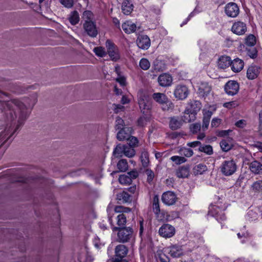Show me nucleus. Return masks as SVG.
<instances>
[{"label":"nucleus","instance_id":"1","mask_svg":"<svg viewBox=\"0 0 262 262\" xmlns=\"http://www.w3.org/2000/svg\"><path fill=\"white\" fill-rule=\"evenodd\" d=\"M36 102L35 98L32 102L28 98L24 99V101L14 99L9 101L1 102L0 106L3 107L4 115L8 121L11 122L18 118V122L21 124L29 116L30 113L29 108H32Z\"/></svg>","mask_w":262,"mask_h":262},{"label":"nucleus","instance_id":"2","mask_svg":"<svg viewBox=\"0 0 262 262\" xmlns=\"http://www.w3.org/2000/svg\"><path fill=\"white\" fill-rule=\"evenodd\" d=\"M138 101L141 111L144 114H148L151 107L149 97L147 93L142 90L138 92Z\"/></svg>","mask_w":262,"mask_h":262},{"label":"nucleus","instance_id":"3","mask_svg":"<svg viewBox=\"0 0 262 262\" xmlns=\"http://www.w3.org/2000/svg\"><path fill=\"white\" fill-rule=\"evenodd\" d=\"M152 97L156 102L162 105V108L164 111L173 107V104L164 93H155L152 94Z\"/></svg>","mask_w":262,"mask_h":262},{"label":"nucleus","instance_id":"4","mask_svg":"<svg viewBox=\"0 0 262 262\" xmlns=\"http://www.w3.org/2000/svg\"><path fill=\"white\" fill-rule=\"evenodd\" d=\"M117 234L118 241L121 243H126L134 238V233L130 227L120 228L118 229Z\"/></svg>","mask_w":262,"mask_h":262},{"label":"nucleus","instance_id":"5","mask_svg":"<svg viewBox=\"0 0 262 262\" xmlns=\"http://www.w3.org/2000/svg\"><path fill=\"white\" fill-rule=\"evenodd\" d=\"M221 171L226 176L233 174L237 169V166L233 160L224 161L221 167Z\"/></svg>","mask_w":262,"mask_h":262},{"label":"nucleus","instance_id":"6","mask_svg":"<svg viewBox=\"0 0 262 262\" xmlns=\"http://www.w3.org/2000/svg\"><path fill=\"white\" fill-rule=\"evenodd\" d=\"M107 49V53L111 60L117 61L120 58L119 50L117 46L110 40H107L105 42Z\"/></svg>","mask_w":262,"mask_h":262},{"label":"nucleus","instance_id":"7","mask_svg":"<svg viewBox=\"0 0 262 262\" xmlns=\"http://www.w3.org/2000/svg\"><path fill=\"white\" fill-rule=\"evenodd\" d=\"M173 94L177 99L184 100L187 97L189 90L186 85L180 84L176 86Z\"/></svg>","mask_w":262,"mask_h":262},{"label":"nucleus","instance_id":"8","mask_svg":"<svg viewBox=\"0 0 262 262\" xmlns=\"http://www.w3.org/2000/svg\"><path fill=\"white\" fill-rule=\"evenodd\" d=\"M159 233L163 237L169 238L175 234V229L169 224H164L160 228Z\"/></svg>","mask_w":262,"mask_h":262},{"label":"nucleus","instance_id":"9","mask_svg":"<svg viewBox=\"0 0 262 262\" xmlns=\"http://www.w3.org/2000/svg\"><path fill=\"white\" fill-rule=\"evenodd\" d=\"M83 27L85 32L89 36L92 37H95L97 36L98 31L95 24L93 21L85 20L83 23Z\"/></svg>","mask_w":262,"mask_h":262},{"label":"nucleus","instance_id":"10","mask_svg":"<svg viewBox=\"0 0 262 262\" xmlns=\"http://www.w3.org/2000/svg\"><path fill=\"white\" fill-rule=\"evenodd\" d=\"M224 89L228 95L233 96L238 92L239 84L236 81L230 80L226 83Z\"/></svg>","mask_w":262,"mask_h":262},{"label":"nucleus","instance_id":"11","mask_svg":"<svg viewBox=\"0 0 262 262\" xmlns=\"http://www.w3.org/2000/svg\"><path fill=\"white\" fill-rule=\"evenodd\" d=\"M225 11L228 16L235 17L239 14V10L237 4L234 3H230L225 6Z\"/></svg>","mask_w":262,"mask_h":262},{"label":"nucleus","instance_id":"12","mask_svg":"<svg viewBox=\"0 0 262 262\" xmlns=\"http://www.w3.org/2000/svg\"><path fill=\"white\" fill-rule=\"evenodd\" d=\"M232 32L238 35H242L245 33L247 31V26L246 24L242 21L235 22L231 28Z\"/></svg>","mask_w":262,"mask_h":262},{"label":"nucleus","instance_id":"13","mask_svg":"<svg viewBox=\"0 0 262 262\" xmlns=\"http://www.w3.org/2000/svg\"><path fill=\"white\" fill-rule=\"evenodd\" d=\"M133 132L131 127L125 126L120 129L117 134V138L119 141L128 139Z\"/></svg>","mask_w":262,"mask_h":262},{"label":"nucleus","instance_id":"14","mask_svg":"<svg viewBox=\"0 0 262 262\" xmlns=\"http://www.w3.org/2000/svg\"><path fill=\"white\" fill-rule=\"evenodd\" d=\"M177 200L176 195L171 191H167L164 193L162 196V200L163 203L168 206L174 204Z\"/></svg>","mask_w":262,"mask_h":262},{"label":"nucleus","instance_id":"15","mask_svg":"<svg viewBox=\"0 0 262 262\" xmlns=\"http://www.w3.org/2000/svg\"><path fill=\"white\" fill-rule=\"evenodd\" d=\"M137 44L139 48L147 49L150 45V40L147 35H141L138 37Z\"/></svg>","mask_w":262,"mask_h":262},{"label":"nucleus","instance_id":"16","mask_svg":"<svg viewBox=\"0 0 262 262\" xmlns=\"http://www.w3.org/2000/svg\"><path fill=\"white\" fill-rule=\"evenodd\" d=\"M201 103L200 101L192 100L188 104L186 110H187V112L192 113L196 115L197 113L201 110Z\"/></svg>","mask_w":262,"mask_h":262},{"label":"nucleus","instance_id":"17","mask_svg":"<svg viewBox=\"0 0 262 262\" xmlns=\"http://www.w3.org/2000/svg\"><path fill=\"white\" fill-rule=\"evenodd\" d=\"M233 140L232 138L227 137L223 139L220 142V146L223 151H229L233 146Z\"/></svg>","mask_w":262,"mask_h":262},{"label":"nucleus","instance_id":"18","mask_svg":"<svg viewBox=\"0 0 262 262\" xmlns=\"http://www.w3.org/2000/svg\"><path fill=\"white\" fill-rule=\"evenodd\" d=\"M211 91V87L207 82H201L199 85L198 92L199 96L205 97L207 96Z\"/></svg>","mask_w":262,"mask_h":262},{"label":"nucleus","instance_id":"19","mask_svg":"<svg viewBox=\"0 0 262 262\" xmlns=\"http://www.w3.org/2000/svg\"><path fill=\"white\" fill-rule=\"evenodd\" d=\"M172 81V77L167 74L160 75L158 77V82L162 86L170 85Z\"/></svg>","mask_w":262,"mask_h":262},{"label":"nucleus","instance_id":"20","mask_svg":"<svg viewBox=\"0 0 262 262\" xmlns=\"http://www.w3.org/2000/svg\"><path fill=\"white\" fill-rule=\"evenodd\" d=\"M128 252L127 247L124 245H119L115 248V256L116 258H118L119 259H123Z\"/></svg>","mask_w":262,"mask_h":262},{"label":"nucleus","instance_id":"21","mask_svg":"<svg viewBox=\"0 0 262 262\" xmlns=\"http://www.w3.org/2000/svg\"><path fill=\"white\" fill-rule=\"evenodd\" d=\"M260 73V68L256 66H251L249 67L247 71V77L249 79L256 78Z\"/></svg>","mask_w":262,"mask_h":262},{"label":"nucleus","instance_id":"22","mask_svg":"<svg viewBox=\"0 0 262 262\" xmlns=\"http://www.w3.org/2000/svg\"><path fill=\"white\" fill-rule=\"evenodd\" d=\"M183 124V120L181 117H173L170 118L169 127L172 130H176L180 128Z\"/></svg>","mask_w":262,"mask_h":262},{"label":"nucleus","instance_id":"23","mask_svg":"<svg viewBox=\"0 0 262 262\" xmlns=\"http://www.w3.org/2000/svg\"><path fill=\"white\" fill-rule=\"evenodd\" d=\"M249 169L255 174H262V164L257 161H253L249 164Z\"/></svg>","mask_w":262,"mask_h":262},{"label":"nucleus","instance_id":"24","mask_svg":"<svg viewBox=\"0 0 262 262\" xmlns=\"http://www.w3.org/2000/svg\"><path fill=\"white\" fill-rule=\"evenodd\" d=\"M232 61H231L230 57L227 56H221L218 60V67L220 69H224L231 66Z\"/></svg>","mask_w":262,"mask_h":262},{"label":"nucleus","instance_id":"25","mask_svg":"<svg viewBox=\"0 0 262 262\" xmlns=\"http://www.w3.org/2000/svg\"><path fill=\"white\" fill-rule=\"evenodd\" d=\"M244 66V61L239 58L233 60L231 64V69L234 72L241 71L243 69Z\"/></svg>","mask_w":262,"mask_h":262},{"label":"nucleus","instance_id":"26","mask_svg":"<svg viewBox=\"0 0 262 262\" xmlns=\"http://www.w3.org/2000/svg\"><path fill=\"white\" fill-rule=\"evenodd\" d=\"M122 27L124 31L127 34L134 32L137 29L136 25L130 21H126L124 23Z\"/></svg>","mask_w":262,"mask_h":262},{"label":"nucleus","instance_id":"27","mask_svg":"<svg viewBox=\"0 0 262 262\" xmlns=\"http://www.w3.org/2000/svg\"><path fill=\"white\" fill-rule=\"evenodd\" d=\"M133 5L128 1L125 0L122 4V12L125 15H129L133 10Z\"/></svg>","mask_w":262,"mask_h":262},{"label":"nucleus","instance_id":"28","mask_svg":"<svg viewBox=\"0 0 262 262\" xmlns=\"http://www.w3.org/2000/svg\"><path fill=\"white\" fill-rule=\"evenodd\" d=\"M212 115V113L210 111H206L204 113L202 125V128L203 130H205L208 128L210 122V119Z\"/></svg>","mask_w":262,"mask_h":262},{"label":"nucleus","instance_id":"29","mask_svg":"<svg viewBox=\"0 0 262 262\" xmlns=\"http://www.w3.org/2000/svg\"><path fill=\"white\" fill-rule=\"evenodd\" d=\"M117 199L123 203H129L132 201L131 195L125 191L118 193L117 195Z\"/></svg>","mask_w":262,"mask_h":262},{"label":"nucleus","instance_id":"30","mask_svg":"<svg viewBox=\"0 0 262 262\" xmlns=\"http://www.w3.org/2000/svg\"><path fill=\"white\" fill-rule=\"evenodd\" d=\"M126 223V217L123 213H121L117 216V224L118 227H115L113 230H117L120 228H123Z\"/></svg>","mask_w":262,"mask_h":262},{"label":"nucleus","instance_id":"31","mask_svg":"<svg viewBox=\"0 0 262 262\" xmlns=\"http://www.w3.org/2000/svg\"><path fill=\"white\" fill-rule=\"evenodd\" d=\"M189 174V168L186 166H182L178 168L176 172V175L178 178H187Z\"/></svg>","mask_w":262,"mask_h":262},{"label":"nucleus","instance_id":"32","mask_svg":"<svg viewBox=\"0 0 262 262\" xmlns=\"http://www.w3.org/2000/svg\"><path fill=\"white\" fill-rule=\"evenodd\" d=\"M181 117L183 123H186L194 121L196 119V115L192 113L187 112V110L185 109L183 115Z\"/></svg>","mask_w":262,"mask_h":262},{"label":"nucleus","instance_id":"33","mask_svg":"<svg viewBox=\"0 0 262 262\" xmlns=\"http://www.w3.org/2000/svg\"><path fill=\"white\" fill-rule=\"evenodd\" d=\"M207 170V167L206 165L203 164H199L195 166L193 168V172L195 175L202 174Z\"/></svg>","mask_w":262,"mask_h":262},{"label":"nucleus","instance_id":"34","mask_svg":"<svg viewBox=\"0 0 262 262\" xmlns=\"http://www.w3.org/2000/svg\"><path fill=\"white\" fill-rule=\"evenodd\" d=\"M136 154L134 147L127 145H124V155L128 158H132Z\"/></svg>","mask_w":262,"mask_h":262},{"label":"nucleus","instance_id":"35","mask_svg":"<svg viewBox=\"0 0 262 262\" xmlns=\"http://www.w3.org/2000/svg\"><path fill=\"white\" fill-rule=\"evenodd\" d=\"M169 253L173 257H178L182 255L183 252L181 247L173 246L170 248Z\"/></svg>","mask_w":262,"mask_h":262},{"label":"nucleus","instance_id":"36","mask_svg":"<svg viewBox=\"0 0 262 262\" xmlns=\"http://www.w3.org/2000/svg\"><path fill=\"white\" fill-rule=\"evenodd\" d=\"M69 20L72 25L78 24L79 21V16L78 12L74 11L71 12L69 15Z\"/></svg>","mask_w":262,"mask_h":262},{"label":"nucleus","instance_id":"37","mask_svg":"<svg viewBox=\"0 0 262 262\" xmlns=\"http://www.w3.org/2000/svg\"><path fill=\"white\" fill-rule=\"evenodd\" d=\"M245 43L249 47H254L256 43V38L255 36L253 34L249 35L245 38Z\"/></svg>","mask_w":262,"mask_h":262},{"label":"nucleus","instance_id":"38","mask_svg":"<svg viewBox=\"0 0 262 262\" xmlns=\"http://www.w3.org/2000/svg\"><path fill=\"white\" fill-rule=\"evenodd\" d=\"M251 188L254 192L262 191V180H258L254 182L251 185Z\"/></svg>","mask_w":262,"mask_h":262},{"label":"nucleus","instance_id":"39","mask_svg":"<svg viewBox=\"0 0 262 262\" xmlns=\"http://www.w3.org/2000/svg\"><path fill=\"white\" fill-rule=\"evenodd\" d=\"M117 168L120 171H125L128 168V163L125 159H122L119 161L117 163Z\"/></svg>","mask_w":262,"mask_h":262},{"label":"nucleus","instance_id":"40","mask_svg":"<svg viewBox=\"0 0 262 262\" xmlns=\"http://www.w3.org/2000/svg\"><path fill=\"white\" fill-rule=\"evenodd\" d=\"M113 154L116 157H121L124 155V145H118L114 149Z\"/></svg>","mask_w":262,"mask_h":262},{"label":"nucleus","instance_id":"41","mask_svg":"<svg viewBox=\"0 0 262 262\" xmlns=\"http://www.w3.org/2000/svg\"><path fill=\"white\" fill-rule=\"evenodd\" d=\"M199 150L201 152H203L208 155H211L213 154L212 147L210 145L200 146Z\"/></svg>","mask_w":262,"mask_h":262},{"label":"nucleus","instance_id":"42","mask_svg":"<svg viewBox=\"0 0 262 262\" xmlns=\"http://www.w3.org/2000/svg\"><path fill=\"white\" fill-rule=\"evenodd\" d=\"M93 51L95 54L101 57H103L106 55L105 49L102 47H97L94 48Z\"/></svg>","mask_w":262,"mask_h":262},{"label":"nucleus","instance_id":"43","mask_svg":"<svg viewBox=\"0 0 262 262\" xmlns=\"http://www.w3.org/2000/svg\"><path fill=\"white\" fill-rule=\"evenodd\" d=\"M152 209L154 212L158 214L160 211V206H159V199L157 196H155L153 199V203H152Z\"/></svg>","mask_w":262,"mask_h":262},{"label":"nucleus","instance_id":"44","mask_svg":"<svg viewBox=\"0 0 262 262\" xmlns=\"http://www.w3.org/2000/svg\"><path fill=\"white\" fill-rule=\"evenodd\" d=\"M119 181L122 184H129L132 183V180L127 174H122L119 177Z\"/></svg>","mask_w":262,"mask_h":262},{"label":"nucleus","instance_id":"45","mask_svg":"<svg viewBox=\"0 0 262 262\" xmlns=\"http://www.w3.org/2000/svg\"><path fill=\"white\" fill-rule=\"evenodd\" d=\"M150 62L146 58H142L139 62L140 68L143 70H147L150 67Z\"/></svg>","mask_w":262,"mask_h":262},{"label":"nucleus","instance_id":"46","mask_svg":"<svg viewBox=\"0 0 262 262\" xmlns=\"http://www.w3.org/2000/svg\"><path fill=\"white\" fill-rule=\"evenodd\" d=\"M170 160L177 165L182 164L186 161V159L184 157L178 156H172Z\"/></svg>","mask_w":262,"mask_h":262},{"label":"nucleus","instance_id":"47","mask_svg":"<svg viewBox=\"0 0 262 262\" xmlns=\"http://www.w3.org/2000/svg\"><path fill=\"white\" fill-rule=\"evenodd\" d=\"M247 55L252 58H255L257 57V51L254 47L246 48Z\"/></svg>","mask_w":262,"mask_h":262},{"label":"nucleus","instance_id":"48","mask_svg":"<svg viewBox=\"0 0 262 262\" xmlns=\"http://www.w3.org/2000/svg\"><path fill=\"white\" fill-rule=\"evenodd\" d=\"M141 160L143 167H147L149 162L148 155L146 151L142 152L141 156Z\"/></svg>","mask_w":262,"mask_h":262},{"label":"nucleus","instance_id":"49","mask_svg":"<svg viewBox=\"0 0 262 262\" xmlns=\"http://www.w3.org/2000/svg\"><path fill=\"white\" fill-rule=\"evenodd\" d=\"M149 121V118L148 117L143 116L141 117L138 120V125L141 127H143Z\"/></svg>","mask_w":262,"mask_h":262},{"label":"nucleus","instance_id":"50","mask_svg":"<svg viewBox=\"0 0 262 262\" xmlns=\"http://www.w3.org/2000/svg\"><path fill=\"white\" fill-rule=\"evenodd\" d=\"M257 132L259 135L262 136V108L259 113Z\"/></svg>","mask_w":262,"mask_h":262},{"label":"nucleus","instance_id":"51","mask_svg":"<svg viewBox=\"0 0 262 262\" xmlns=\"http://www.w3.org/2000/svg\"><path fill=\"white\" fill-rule=\"evenodd\" d=\"M127 140H128V144L127 145L130 146L134 148L137 146L138 140L136 137L130 136Z\"/></svg>","mask_w":262,"mask_h":262},{"label":"nucleus","instance_id":"52","mask_svg":"<svg viewBox=\"0 0 262 262\" xmlns=\"http://www.w3.org/2000/svg\"><path fill=\"white\" fill-rule=\"evenodd\" d=\"M59 2L65 7L71 8L73 6L74 0H59Z\"/></svg>","mask_w":262,"mask_h":262},{"label":"nucleus","instance_id":"53","mask_svg":"<svg viewBox=\"0 0 262 262\" xmlns=\"http://www.w3.org/2000/svg\"><path fill=\"white\" fill-rule=\"evenodd\" d=\"M124 120L120 118V117H118L116 118V128L117 129H121L123 127H124Z\"/></svg>","mask_w":262,"mask_h":262},{"label":"nucleus","instance_id":"54","mask_svg":"<svg viewBox=\"0 0 262 262\" xmlns=\"http://www.w3.org/2000/svg\"><path fill=\"white\" fill-rule=\"evenodd\" d=\"M190 129L192 133L196 134L201 129V124L200 123H194L190 125Z\"/></svg>","mask_w":262,"mask_h":262},{"label":"nucleus","instance_id":"55","mask_svg":"<svg viewBox=\"0 0 262 262\" xmlns=\"http://www.w3.org/2000/svg\"><path fill=\"white\" fill-rule=\"evenodd\" d=\"M92 13L90 11H85L83 13L82 18L84 19V21L85 20L92 21Z\"/></svg>","mask_w":262,"mask_h":262},{"label":"nucleus","instance_id":"56","mask_svg":"<svg viewBox=\"0 0 262 262\" xmlns=\"http://www.w3.org/2000/svg\"><path fill=\"white\" fill-rule=\"evenodd\" d=\"M237 105H238V104L235 101H231V102H226V103H224V104H223V106L225 107H227L229 109L235 107Z\"/></svg>","mask_w":262,"mask_h":262},{"label":"nucleus","instance_id":"57","mask_svg":"<svg viewBox=\"0 0 262 262\" xmlns=\"http://www.w3.org/2000/svg\"><path fill=\"white\" fill-rule=\"evenodd\" d=\"M94 243L95 246L97 248H100L101 246L104 245V243L103 242H101L100 239L98 237L95 238L94 240Z\"/></svg>","mask_w":262,"mask_h":262},{"label":"nucleus","instance_id":"58","mask_svg":"<svg viewBox=\"0 0 262 262\" xmlns=\"http://www.w3.org/2000/svg\"><path fill=\"white\" fill-rule=\"evenodd\" d=\"M221 122V119L214 118L212 120L211 125L213 127H216L220 124Z\"/></svg>","mask_w":262,"mask_h":262},{"label":"nucleus","instance_id":"59","mask_svg":"<svg viewBox=\"0 0 262 262\" xmlns=\"http://www.w3.org/2000/svg\"><path fill=\"white\" fill-rule=\"evenodd\" d=\"M127 174L130 177L131 180L135 179L138 176V172L137 170H132L129 172H127Z\"/></svg>","mask_w":262,"mask_h":262},{"label":"nucleus","instance_id":"60","mask_svg":"<svg viewBox=\"0 0 262 262\" xmlns=\"http://www.w3.org/2000/svg\"><path fill=\"white\" fill-rule=\"evenodd\" d=\"M246 125V121L245 120H240L235 123V125L239 128H243Z\"/></svg>","mask_w":262,"mask_h":262},{"label":"nucleus","instance_id":"61","mask_svg":"<svg viewBox=\"0 0 262 262\" xmlns=\"http://www.w3.org/2000/svg\"><path fill=\"white\" fill-rule=\"evenodd\" d=\"M183 154L186 157H191V156H192V155L193 154V151L191 149H188V148L184 149L183 150Z\"/></svg>","mask_w":262,"mask_h":262},{"label":"nucleus","instance_id":"62","mask_svg":"<svg viewBox=\"0 0 262 262\" xmlns=\"http://www.w3.org/2000/svg\"><path fill=\"white\" fill-rule=\"evenodd\" d=\"M124 107L121 104H114V111L116 113H118L123 110Z\"/></svg>","mask_w":262,"mask_h":262},{"label":"nucleus","instance_id":"63","mask_svg":"<svg viewBox=\"0 0 262 262\" xmlns=\"http://www.w3.org/2000/svg\"><path fill=\"white\" fill-rule=\"evenodd\" d=\"M187 145L191 147H195L198 146L200 147V146H202L201 143L198 141L189 142L187 144Z\"/></svg>","mask_w":262,"mask_h":262},{"label":"nucleus","instance_id":"64","mask_svg":"<svg viewBox=\"0 0 262 262\" xmlns=\"http://www.w3.org/2000/svg\"><path fill=\"white\" fill-rule=\"evenodd\" d=\"M5 135H6L5 133H2L1 135V138H0L1 146H2L9 138V137H7L6 138L5 137Z\"/></svg>","mask_w":262,"mask_h":262}]
</instances>
